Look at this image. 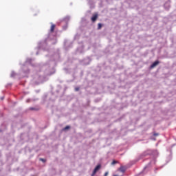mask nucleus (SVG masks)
<instances>
[{"label": "nucleus", "mask_w": 176, "mask_h": 176, "mask_svg": "<svg viewBox=\"0 0 176 176\" xmlns=\"http://www.w3.org/2000/svg\"><path fill=\"white\" fill-rule=\"evenodd\" d=\"M100 168H101V165H98L94 170L91 176H95L96 174L97 173V171H98V170H100Z\"/></svg>", "instance_id": "nucleus-1"}, {"label": "nucleus", "mask_w": 176, "mask_h": 176, "mask_svg": "<svg viewBox=\"0 0 176 176\" xmlns=\"http://www.w3.org/2000/svg\"><path fill=\"white\" fill-rule=\"evenodd\" d=\"M40 160H41V162H46V160H45V159H43V158H40Z\"/></svg>", "instance_id": "nucleus-9"}, {"label": "nucleus", "mask_w": 176, "mask_h": 176, "mask_svg": "<svg viewBox=\"0 0 176 176\" xmlns=\"http://www.w3.org/2000/svg\"><path fill=\"white\" fill-rule=\"evenodd\" d=\"M69 129H71V126H66L63 129V130H69Z\"/></svg>", "instance_id": "nucleus-7"}, {"label": "nucleus", "mask_w": 176, "mask_h": 176, "mask_svg": "<svg viewBox=\"0 0 176 176\" xmlns=\"http://www.w3.org/2000/svg\"><path fill=\"white\" fill-rule=\"evenodd\" d=\"M102 28V23H98V30H101Z\"/></svg>", "instance_id": "nucleus-6"}, {"label": "nucleus", "mask_w": 176, "mask_h": 176, "mask_svg": "<svg viewBox=\"0 0 176 176\" xmlns=\"http://www.w3.org/2000/svg\"><path fill=\"white\" fill-rule=\"evenodd\" d=\"M108 174H109V173H108V172H106V173H104V176H108Z\"/></svg>", "instance_id": "nucleus-12"}, {"label": "nucleus", "mask_w": 176, "mask_h": 176, "mask_svg": "<svg viewBox=\"0 0 176 176\" xmlns=\"http://www.w3.org/2000/svg\"><path fill=\"white\" fill-rule=\"evenodd\" d=\"M75 91H79V87H76V88H75Z\"/></svg>", "instance_id": "nucleus-11"}, {"label": "nucleus", "mask_w": 176, "mask_h": 176, "mask_svg": "<svg viewBox=\"0 0 176 176\" xmlns=\"http://www.w3.org/2000/svg\"><path fill=\"white\" fill-rule=\"evenodd\" d=\"M97 19H98V14H94L92 17L91 18V20L93 23L97 21Z\"/></svg>", "instance_id": "nucleus-2"}, {"label": "nucleus", "mask_w": 176, "mask_h": 176, "mask_svg": "<svg viewBox=\"0 0 176 176\" xmlns=\"http://www.w3.org/2000/svg\"><path fill=\"white\" fill-rule=\"evenodd\" d=\"M153 135H154V137H157V135H159V133H153Z\"/></svg>", "instance_id": "nucleus-10"}, {"label": "nucleus", "mask_w": 176, "mask_h": 176, "mask_svg": "<svg viewBox=\"0 0 176 176\" xmlns=\"http://www.w3.org/2000/svg\"><path fill=\"white\" fill-rule=\"evenodd\" d=\"M30 109H34V108H30Z\"/></svg>", "instance_id": "nucleus-13"}, {"label": "nucleus", "mask_w": 176, "mask_h": 176, "mask_svg": "<svg viewBox=\"0 0 176 176\" xmlns=\"http://www.w3.org/2000/svg\"><path fill=\"white\" fill-rule=\"evenodd\" d=\"M54 28H56V25L51 23L50 32H54Z\"/></svg>", "instance_id": "nucleus-5"}, {"label": "nucleus", "mask_w": 176, "mask_h": 176, "mask_svg": "<svg viewBox=\"0 0 176 176\" xmlns=\"http://www.w3.org/2000/svg\"><path fill=\"white\" fill-rule=\"evenodd\" d=\"M160 63V62H159V60H155V61L151 65V68H155V67H156L157 65H159Z\"/></svg>", "instance_id": "nucleus-3"}, {"label": "nucleus", "mask_w": 176, "mask_h": 176, "mask_svg": "<svg viewBox=\"0 0 176 176\" xmlns=\"http://www.w3.org/2000/svg\"><path fill=\"white\" fill-rule=\"evenodd\" d=\"M126 167L124 166H121L119 168V171H120L121 173H126Z\"/></svg>", "instance_id": "nucleus-4"}, {"label": "nucleus", "mask_w": 176, "mask_h": 176, "mask_svg": "<svg viewBox=\"0 0 176 176\" xmlns=\"http://www.w3.org/2000/svg\"><path fill=\"white\" fill-rule=\"evenodd\" d=\"M118 164V161H116V160H113L112 162H111V164L113 166V164Z\"/></svg>", "instance_id": "nucleus-8"}]
</instances>
